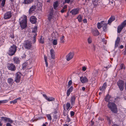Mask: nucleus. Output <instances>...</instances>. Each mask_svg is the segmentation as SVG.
<instances>
[{
    "mask_svg": "<svg viewBox=\"0 0 126 126\" xmlns=\"http://www.w3.org/2000/svg\"><path fill=\"white\" fill-rule=\"evenodd\" d=\"M107 87L106 83H104L102 86L101 87H100V89L102 91H104Z\"/></svg>",
    "mask_w": 126,
    "mask_h": 126,
    "instance_id": "19",
    "label": "nucleus"
},
{
    "mask_svg": "<svg viewBox=\"0 0 126 126\" xmlns=\"http://www.w3.org/2000/svg\"><path fill=\"white\" fill-rule=\"evenodd\" d=\"M22 76V74L20 72H18L16 73V76L15 79V81L16 83H19L20 82L21 77Z\"/></svg>",
    "mask_w": 126,
    "mask_h": 126,
    "instance_id": "8",
    "label": "nucleus"
},
{
    "mask_svg": "<svg viewBox=\"0 0 126 126\" xmlns=\"http://www.w3.org/2000/svg\"><path fill=\"white\" fill-rule=\"evenodd\" d=\"M8 118L5 117H1V119L2 120H4L5 121H7Z\"/></svg>",
    "mask_w": 126,
    "mask_h": 126,
    "instance_id": "33",
    "label": "nucleus"
},
{
    "mask_svg": "<svg viewBox=\"0 0 126 126\" xmlns=\"http://www.w3.org/2000/svg\"><path fill=\"white\" fill-rule=\"evenodd\" d=\"M98 71L96 70H95V73L96 74V75H95V76H96L98 74Z\"/></svg>",
    "mask_w": 126,
    "mask_h": 126,
    "instance_id": "58",
    "label": "nucleus"
},
{
    "mask_svg": "<svg viewBox=\"0 0 126 126\" xmlns=\"http://www.w3.org/2000/svg\"><path fill=\"white\" fill-rule=\"evenodd\" d=\"M37 27H34L32 30V35L33 36V43H35L36 42V37L37 35V34L36 33V32L37 31Z\"/></svg>",
    "mask_w": 126,
    "mask_h": 126,
    "instance_id": "4",
    "label": "nucleus"
},
{
    "mask_svg": "<svg viewBox=\"0 0 126 126\" xmlns=\"http://www.w3.org/2000/svg\"><path fill=\"white\" fill-rule=\"evenodd\" d=\"M76 97L74 95L72 96L70 100L71 104L72 105H73L75 103Z\"/></svg>",
    "mask_w": 126,
    "mask_h": 126,
    "instance_id": "20",
    "label": "nucleus"
},
{
    "mask_svg": "<svg viewBox=\"0 0 126 126\" xmlns=\"http://www.w3.org/2000/svg\"><path fill=\"white\" fill-rule=\"evenodd\" d=\"M40 5V6H39V7L40 8V7H41L42 6V3H41L40 2H38V3L37 4V5L38 6V5Z\"/></svg>",
    "mask_w": 126,
    "mask_h": 126,
    "instance_id": "47",
    "label": "nucleus"
},
{
    "mask_svg": "<svg viewBox=\"0 0 126 126\" xmlns=\"http://www.w3.org/2000/svg\"><path fill=\"white\" fill-rule=\"evenodd\" d=\"M107 24L105 23H103V24L102 25V27H107Z\"/></svg>",
    "mask_w": 126,
    "mask_h": 126,
    "instance_id": "44",
    "label": "nucleus"
},
{
    "mask_svg": "<svg viewBox=\"0 0 126 126\" xmlns=\"http://www.w3.org/2000/svg\"><path fill=\"white\" fill-rule=\"evenodd\" d=\"M72 81L71 80H70L69 81V82H68V87H70L71 86V85L72 83Z\"/></svg>",
    "mask_w": 126,
    "mask_h": 126,
    "instance_id": "41",
    "label": "nucleus"
},
{
    "mask_svg": "<svg viewBox=\"0 0 126 126\" xmlns=\"http://www.w3.org/2000/svg\"><path fill=\"white\" fill-rule=\"evenodd\" d=\"M50 52L51 58L53 59H54L55 57V52L54 50L53 49H51L50 50Z\"/></svg>",
    "mask_w": 126,
    "mask_h": 126,
    "instance_id": "17",
    "label": "nucleus"
},
{
    "mask_svg": "<svg viewBox=\"0 0 126 126\" xmlns=\"http://www.w3.org/2000/svg\"><path fill=\"white\" fill-rule=\"evenodd\" d=\"M37 18L35 16H32L30 18V22L32 24H35L36 22Z\"/></svg>",
    "mask_w": 126,
    "mask_h": 126,
    "instance_id": "13",
    "label": "nucleus"
},
{
    "mask_svg": "<svg viewBox=\"0 0 126 126\" xmlns=\"http://www.w3.org/2000/svg\"><path fill=\"white\" fill-rule=\"evenodd\" d=\"M79 12V10H78L77 8H75L72 10L70 12V13H71L72 15H75L78 14Z\"/></svg>",
    "mask_w": 126,
    "mask_h": 126,
    "instance_id": "15",
    "label": "nucleus"
},
{
    "mask_svg": "<svg viewBox=\"0 0 126 126\" xmlns=\"http://www.w3.org/2000/svg\"><path fill=\"white\" fill-rule=\"evenodd\" d=\"M16 50V46L15 45H13L10 48L8 52V54L9 55L12 56L15 54Z\"/></svg>",
    "mask_w": 126,
    "mask_h": 126,
    "instance_id": "2",
    "label": "nucleus"
},
{
    "mask_svg": "<svg viewBox=\"0 0 126 126\" xmlns=\"http://www.w3.org/2000/svg\"><path fill=\"white\" fill-rule=\"evenodd\" d=\"M77 18L78 19V20L79 22H80L81 21L82 18L81 16L80 15H79L77 17Z\"/></svg>",
    "mask_w": 126,
    "mask_h": 126,
    "instance_id": "32",
    "label": "nucleus"
},
{
    "mask_svg": "<svg viewBox=\"0 0 126 126\" xmlns=\"http://www.w3.org/2000/svg\"><path fill=\"white\" fill-rule=\"evenodd\" d=\"M103 23H104V21H102L101 23L98 22L97 24V27L98 29H100L102 27Z\"/></svg>",
    "mask_w": 126,
    "mask_h": 126,
    "instance_id": "28",
    "label": "nucleus"
},
{
    "mask_svg": "<svg viewBox=\"0 0 126 126\" xmlns=\"http://www.w3.org/2000/svg\"><path fill=\"white\" fill-rule=\"evenodd\" d=\"M80 80L82 83H86L88 81V79L85 76L84 77H81L80 78Z\"/></svg>",
    "mask_w": 126,
    "mask_h": 126,
    "instance_id": "12",
    "label": "nucleus"
},
{
    "mask_svg": "<svg viewBox=\"0 0 126 126\" xmlns=\"http://www.w3.org/2000/svg\"><path fill=\"white\" fill-rule=\"evenodd\" d=\"M112 98L111 97L109 94L107 95L105 98V101L110 102V101H112Z\"/></svg>",
    "mask_w": 126,
    "mask_h": 126,
    "instance_id": "16",
    "label": "nucleus"
},
{
    "mask_svg": "<svg viewBox=\"0 0 126 126\" xmlns=\"http://www.w3.org/2000/svg\"><path fill=\"white\" fill-rule=\"evenodd\" d=\"M107 106L109 109L113 113H117V109L116 105L113 102H108Z\"/></svg>",
    "mask_w": 126,
    "mask_h": 126,
    "instance_id": "1",
    "label": "nucleus"
},
{
    "mask_svg": "<svg viewBox=\"0 0 126 126\" xmlns=\"http://www.w3.org/2000/svg\"><path fill=\"white\" fill-rule=\"evenodd\" d=\"M124 51L126 52V44H125V50Z\"/></svg>",
    "mask_w": 126,
    "mask_h": 126,
    "instance_id": "63",
    "label": "nucleus"
},
{
    "mask_svg": "<svg viewBox=\"0 0 126 126\" xmlns=\"http://www.w3.org/2000/svg\"><path fill=\"white\" fill-rule=\"evenodd\" d=\"M117 84L120 90L121 91H123L124 89V81L122 80H119L117 82Z\"/></svg>",
    "mask_w": 126,
    "mask_h": 126,
    "instance_id": "5",
    "label": "nucleus"
},
{
    "mask_svg": "<svg viewBox=\"0 0 126 126\" xmlns=\"http://www.w3.org/2000/svg\"><path fill=\"white\" fill-rule=\"evenodd\" d=\"M44 59L46 63V64L47 67L48 66V63L47 62V57L45 56H44Z\"/></svg>",
    "mask_w": 126,
    "mask_h": 126,
    "instance_id": "31",
    "label": "nucleus"
},
{
    "mask_svg": "<svg viewBox=\"0 0 126 126\" xmlns=\"http://www.w3.org/2000/svg\"><path fill=\"white\" fill-rule=\"evenodd\" d=\"M126 25V20L123 22L121 25L118 26L117 28V32L120 33L124 28V27Z\"/></svg>",
    "mask_w": 126,
    "mask_h": 126,
    "instance_id": "7",
    "label": "nucleus"
},
{
    "mask_svg": "<svg viewBox=\"0 0 126 126\" xmlns=\"http://www.w3.org/2000/svg\"><path fill=\"white\" fill-rule=\"evenodd\" d=\"M70 0H65V2L69 3L70 1Z\"/></svg>",
    "mask_w": 126,
    "mask_h": 126,
    "instance_id": "48",
    "label": "nucleus"
},
{
    "mask_svg": "<svg viewBox=\"0 0 126 126\" xmlns=\"http://www.w3.org/2000/svg\"><path fill=\"white\" fill-rule=\"evenodd\" d=\"M6 0H2L1 4V5L2 7H3L5 4Z\"/></svg>",
    "mask_w": 126,
    "mask_h": 126,
    "instance_id": "37",
    "label": "nucleus"
},
{
    "mask_svg": "<svg viewBox=\"0 0 126 126\" xmlns=\"http://www.w3.org/2000/svg\"><path fill=\"white\" fill-rule=\"evenodd\" d=\"M8 82L9 84L12 85L14 82L13 79L11 78H9L8 79Z\"/></svg>",
    "mask_w": 126,
    "mask_h": 126,
    "instance_id": "25",
    "label": "nucleus"
},
{
    "mask_svg": "<svg viewBox=\"0 0 126 126\" xmlns=\"http://www.w3.org/2000/svg\"><path fill=\"white\" fill-rule=\"evenodd\" d=\"M93 34L95 36H97L99 34V33L97 30H93Z\"/></svg>",
    "mask_w": 126,
    "mask_h": 126,
    "instance_id": "26",
    "label": "nucleus"
},
{
    "mask_svg": "<svg viewBox=\"0 0 126 126\" xmlns=\"http://www.w3.org/2000/svg\"><path fill=\"white\" fill-rule=\"evenodd\" d=\"M48 18L50 22H51L52 20H54L55 19L54 17L51 15V13L49 15Z\"/></svg>",
    "mask_w": 126,
    "mask_h": 126,
    "instance_id": "22",
    "label": "nucleus"
},
{
    "mask_svg": "<svg viewBox=\"0 0 126 126\" xmlns=\"http://www.w3.org/2000/svg\"><path fill=\"white\" fill-rule=\"evenodd\" d=\"M73 89L72 86L70 88L67 90V96H69L71 93L72 92Z\"/></svg>",
    "mask_w": 126,
    "mask_h": 126,
    "instance_id": "24",
    "label": "nucleus"
},
{
    "mask_svg": "<svg viewBox=\"0 0 126 126\" xmlns=\"http://www.w3.org/2000/svg\"><path fill=\"white\" fill-rule=\"evenodd\" d=\"M26 56V55L25 54H24L22 56V57L23 58H25Z\"/></svg>",
    "mask_w": 126,
    "mask_h": 126,
    "instance_id": "60",
    "label": "nucleus"
},
{
    "mask_svg": "<svg viewBox=\"0 0 126 126\" xmlns=\"http://www.w3.org/2000/svg\"><path fill=\"white\" fill-rule=\"evenodd\" d=\"M67 8V6L66 5H64L63 7V9L65 10V9Z\"/></svg>",
    "mask_w": 126,
    "mask_h": 126,
    "instance_id": "55",
    "label": "nucleus"
},
{
    "mask_svg": "<svg viewBox=\"0 0 126 126\" xmlns=\"http://www.w3.org/2000/svg\"><path fill=\"white\" fill-rule=\"evenodd\" d=\"M47 118L49 120H51V116L49 115H47Z\"/></svg>",
    "mask_w": 126,
    "mask_h": 126,
    "instance_id": "40",
    "label": "nucleus"
},
{
    "mask_svg": "<svg viewBox=\"0 0 126 126\" xmlns=\"http://www.w3.org/2000/svg\"><path fill=\"white\" fill-rule=\"evenodd\" d=\"M6 126H12L10 123H7Z\"/></svg>",
    "mask_w": 126,
    "mask_h": 126,
    "instance_id": "54",
    "label": "nucleus"
},
{
    "mask_svg": "<svg viewBox=\"0 0 126 126\" xmlns=\"http://www.w3.org/2000/svg\"><path fill=\"white\" fill-rule=\"evenodd\" d=\"M74 55V53L73 52H70L66 56V60L68 61H69L72 59Z\"/></svg>",
    "mask_w": 126,
    "mask_h": 126,
    "instance_id": "11",
    "label": "nucleus"
},
{
    "mask_svg": "<svg viewBox=\"0 0 126 126\" xmlns=\"http://www.w3.org/2000/svg\"><path fill=\"white\" fill-rule=\"evenodd\" d=\"M64 37V36L63 35L60 38V41L62 43H64V41L63 40Z\"/></svg>",
    "mask_w": 126,
    "mask_h": 126,
    "instance_id": "36",
    "label": "nucleus"
},
{
    "mask_svg": "<svg viewBox=\"0 0 126 126\" xmlns=\"http://www.w3.org/2000/svg\"><path fill=\"white\" fill-rule=\"evenodd\" d=\"M66 11V10H65L63 8V9H62L61 10V12L62 13H63L64 12Z\"/></svg>",
    "mask_w": 126,
    "mask_h": 126,
    "instance_id": "49",
    "label": "nucleus"
},
{
    "mask_svg": "<svg viewBox=\"0 0 126 126\" xmlns=\"http://www.w3.org/2000/svg\"><path fill=\"white\" fill-rule=\"evenodd\" d=\"M124 47V46H123L121 45L120 46V48H122Z\"/></svg>",
    "mask_w": 126,
    "mask_h": 126,
    "instance_id": "62",
    "label": "nucleus"
},
{
    "mask_svg": "<svg viewBox=\"0 0 126 126\" xmlns=\"http://www.w3.org/2000/svg\"><path fill=\"white\" fill-rule=\"evenodd\" d=\"M48 123L47 122L45 123V124H43L42 126H46V125Z\"/></svg>",
    "mask_w": 126,
    "mask_h": 126,
    "instance_id": "56",
    "label": "nucleus"
},
{
    "mask_svg": "<svg viewBox=\"0 0 126 126\" xmlns=\"http://www.w3.org/2000/svg\"><path fill=\"white\" fill-rule=\"evenodd\" d=\"M11 16V11L8 12L4 15V18L5 19H8L10 18Z\"/></svg>",
    "mask_w": 126,
    "mask_h": 126,
    "instance_id": "10",
    "label": "nucleus"
},
{
    "mask_svg": "<svg viewBox=\"0 0 126 126\" xmlns=\"http://www.w3.org/2000/svg\"><path fill=\"white\" fill-rule=\"evenodd\" d=\"M14 62L15 63H19V60L18 58L17 57H15L14 59Z\"/></svg>",
    "mask_w": 126,
    "mask_h": 126,
    "instance_id": "29",
    "label": "nucleus"
},
{
    "mask_svg": "<svg viewBox=\"0 0 126 126\" xmlns=\"http://www.w3.org/2000/svg\"><path fill=\"white\" fill-rule=\"evenodd\" d=\"M33 0H24L23 2V3L25 4H28L32 2Z\"/></svg>",
    "mask_w": 126,
    "mask_h": 126,
    "instance_id": "27",
    "label": "nucleus"
},
{
    "mask_svg": "<svg viewBox=\"0 0 126 126\" xmlns=\"http://www.w3.org/2000/svg\"><path fill=\"white\" fill-rule=\"evenodd\" d=\"M10 123H12L13 122V121L11 119L8 118L7 119V121Z\"/></svg>",
    "mask_w": 126,
    "mask_h": 126,
    "instance_id": "39",
    "label": "nucleus"
},
{
    "mask_svg": "<svg viewBox=\"0 0 126 126\" xmlns=\"http://www.w3.org/2000/svg\"><path fill=\"white\" fill-rule=\"evenodd\" d=\"M121 69H124L125 68V67L124 65L123 64H121L120 65Z\"/></svg>",
    "mask_w": 126,
    "mask_h": 126,
    "instance_id": "43",
    "label": "nucleus"
},
{
    "mask_svg": "<svg viewBox=\"0 0 126 126\" xmlns=\"http://www.w3.org/2000/svg\"><path fill=\"white\" fill-rule=\"evenodd\" d=\"M125 90L126 91V82L125 83Z\"/></svg>",
    "mask_w": 126,
    "mask_h": 126,
    "instance_id": "64",
    "label": "nucleus"
},
{
    "mask_svg": "<svg viewBox=\"0 0 126 126\" xmlns=\"http://www.w3.org/2000/svg\"><path fill=\"white\" fill-rule=\"evenodd\" d=\"M23 46L26 49H30L32 48V43L28 40L25 41L23 44Z\"/></svg>",
    "mask_w": 126,
    "mask_h": 126,
    "instance_id": "3",
    "label": "nucleus"
},
{
    "mask_svg": "<svg viewBox=\"0 0 126 126\" xmlns=\"http://www.w3.org/2000/svg\"><path fill=\"white\" fill-rule=\"evenodd\" d=\"M93 49L94 51H95V46L94 45H93Z\"/></svg>",
    "mask_w": 126,
    "mask_h": 126,
    "instance_id": "61",
    "label": "nucleus"
},
{
    "mask_svg": "<svg viewBox=\"0 0 126 126\" xmlns=\"http://www.w3.org/2000/svg\"><path fill=\"white\" fill-rule=\"evenodd\" d=\"M25 18L23 19L20 22V26L23 29L27 27V16H25Z\"/></svg>",
    "mask_w": 126,
    "mask_h": 126,
    "instance_id": "6",
    "label": "nucleus"
},
{
    "mask_svg": "<svg viewBox=\"0 0 126 126\" xmlns=\"http://www.w3.org/2000/svg\"><path fill=\"white\" fill-rule=\"evenodd\" d=\"M115 19V17L114 16H111L108 21V24H110L113 21H114Z\"/></svg>",
    "mask_w": 126,
    "mask_h": 126,
    "instance_id": "23",
    "label": "nucleus"
},
{
    "mask_svg": "<svg viewBox=\"0 0 126 126\" xmlns=\"http://www.w3.org/2000/svg\"><path fill=\"white\" fill-rule=\"evenodd\" d=\"M71 116H73L74 115V112L73 111H71L70 112Z\"/></svg>",
    "mask_w": 126,
    "mask_h": 126,
    "instance_id": "46",
    "label": "nucleus"
},
{
    "mask_svg": "<svg viewBox=\"0 0 126 126\" xmlns=\"http://www.w3.org/2000/svg\"><path fill=\"white\" fill-rule=\"evenodd\" d=\"M27 65V64L26 63H24L23 64V67H26V66Z\"/></svg>",
    "mask_w": 126,
    "mask_h": 126,
    "instance_id": "50",
    "label": "nucleus"
},
{
    "mask_svg": "<svg viewBox=\"0 0 126 126\" xmlns=\"http://www.w3.org/2000/svg\"><path fill=\"white\" fill-rule=\"evenodd\" d=\"M83 22L84 23H86L87 22V20L86 19H84L83 20Z\"/></svg>",
    "mask_w": 126,
    "mask_h": 126,
    "instance_id": "53",
    "label": "nucleus"
},
{
    "mask_svg": "<svg viewBox=\"0 0 126 126\" xmlns=\"http://www.w3.org/2000/svg\"><path fill=\"white\" fill-rule=\"evenodd\" d=\"M88 41L89 43H91L92 42V40L90 37L88 38Z\"/></svg>",
    "mask_w": 126,
    "mask_h": 126,
    "instance_id": "45",
    "label": "nucleus"
},
{
    "mask_svg": "<svg viewBox=\"0 0 126 126\" xmlns=\"http://www.w3.org/2000/svg\"><path fill=\"white\" fill-rule=\"evenodd\" d=\"M120 39L119 37H118L116 40L115 41V47H117L118 46V45L120 41Z\"/></svg>",
    "mask_w": 126,
    "mask_h": 126,
    "instance_id": "21",
    "label": "nucleus"
},
{
    "mask_svg": "<svg viewBox=\"0 0 126 126\" xmlns=\"http://www.w3.org/2000/svg\"><path fill=\"white\" fill-rule=\"evenodd\" d=\"M54 8V9H56V8L57 7L58 5V1H55L53 4Z\"/></svg>",
    "mask_w": 126,
    "mask_h": 126,
    "instance_id": "30",
    "label": "nucleus"
},
{
    "mask_svg": "<svg viewBox=\"0 0 126 126\" xmlns=\"http://www.w3.org/2000/svg\"><path fill=\"white\" fill-rule=\"evenodd\" d=\"M15 0H10V3L12 4H13Z\"/></svg>",
    "mask_w": 126,
    "mask_h": 126,
    "instance_id": "51",
    "label": "nucleus"
},
{
    "mask_svg": "<svg viewBox=\"0 0 126 126\" xmlns=\"http://www.w3.org/2000/svg\"><path fill=\"white\" fill-rule=\"evenodd\" d=\"M85 89V88L84 87H83L82 88V90L83 91H84Z\"/></svg>",
    "mask_w": 126,
    "mask_h": 126,
    "instance_id": "59",
    "label": "nucleus"
},
{
    "mask_svg": "<svg viewBox=\"0 0 126 126\" xmlns=\"http://www.w3.org/2000/svg\"><path fill=\"white\" fill-rule=\"evenodd\" d=\"M86 69V68L85 67H82V70L84 71H85Z\"/></svg>",
    "mask_w": 126,
    "mask_h": 126,
    "instance_id": "52",
    "label": "nucleus"
},
{
    "mask_svg": "<svg viewBox=\"0 0 126 126\" xmlns=\"http://www.w3.org/2000/svg\"><path fill=\"white\" fill-rule=\"evenodd\" d=\"M52 43L54 45H56L57 44V40L56 39L54 40L53 41Z\"/></svg>",
    "mask_w": 126,
    "mask_h": 126,
    "instance_id": "35",
    "label": "nucleus"
},
{
    "mask_svg": "<svg viewBox=\"0 0 126 126\" xmlns=\"http://www.w3.org/2000/svg\"><path fill=\"white\" fill-rule=\"evenodd\" d=\"M17 102V99H15L13 101H10V103L11 104L12 103H13V104H15Z\"/></svg>",
    "mask_w": 126,
    "mask_h": 126,
    "instance_id": "42",
    "label": "nucleus"
},
{
    "mask_svg": "<svg viewBox=\"0 0 126 126\" xmlns=\"http://www.w3.org/2000/svg\"><path fill=\"white\" fill-rule=\"evenodd\" d=\"M66 106L67 107V110H68L69 108L70 107V103H69L68 102H67L66 104Z\"/></svg>",
    "mask_w": 126,
    "mask_h": 126,
    "instance_id": "38",
    "label": "nucleus"
},
{
    "mask_svg": "<svg viewBox=\"0 0 126 126\" xmlns=\"http://www.w3.org/2000/svg\"><path fill=\"white\" fill-rule=\"evenodd\" d=\"M42 36H41V38H40V40L39 41V42L41 43V44H43L44 43V40L43 39H43L42 38Z\"/></svg>",
    "mask_w": 126,
    "mask_h": 126,
    "instance_id": "34",
    "label": "nucleus"
},
{
    "mask_svg": "<svg viewBox=\"0 0 126 126\" xmlns=\"http://www.w3.org/2000/svg\"><path fill=\"white\" fill-rule=\"evenodd\" d=\"M107 27H103V29L104 31H106V29Z\"/></svg>",
    "mask_w": 126,
    "mask_h": 126,
    "instance_id": "57",
    "label": "nucleus"
},
{
    "mask_svg": "<svg viewBox=\"0 0 126 126\" xmlns=\"http://www.w3.org/2000/svg\"><path fill=\"white\" fill-rule=\"evenodd\" d=\"M43 96L44 97H45V98H46V99H47V100L48 101H54L55 100V99L52 97L48 98L46 96V94H43Z\"/></svg>",
    "mask_w": 126,
    "mask_h": 126,
    "instance_id": "18",
    "label": "nucleus"
},
{
    "mask_svg": "<svg viewBox=\"0 0 126 126\" xmlns=\"http://www.w3.org/2000/svg\"><path fill=\"white\" fill-rule=\"evenodd\" d=\"M7 68L9 70L12 71H14L16 70L15 65L12 63L9 64L8 65Z\"/></svg>",
    "mask_w": 126,
    "mask_h": 126,
    "instance_id": "9",
    "label": "nucleus"
},
{
    "mask_svg": "<svg viewBox=\"0 0 126 126\" xmlns=\"http://www.w3.org/2000/svg\"><path fill=\"white\" fill-rule=\"evenodd\" d=\"M36 8V6L34 5L32 6L31 7L29 10V13L30 14H31L33 13V12L35 11V10Z\"/></svg>",
    "mask_w": 126,
    "mask_h": 126,
    "instance_id": "14",
    "label": "nucleus"
}]
</instances>
